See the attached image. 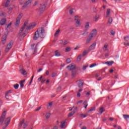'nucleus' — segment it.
<instances>
[{
  "mask_svg": "<svg viewBox=\"0 0 129 129\" xmlns=\"http://www.w3.org/2000/svg\"><path fill=\"white\" fill-rule=\"evenodd\" d=\"M28 23H29V21H26L24 22V25L22 26V27L20 29V30L19 33V36H20L21 37L26 36V31H27V30H31V29H32V28H35V27H36V25H37V24H36V23L34 22L33 23H31L27 27V26L28 25Z\"/></svg>",
  "mask_w": 129,
  "mask_h": 129,
  "instance_id": "1",
  "label": "nucleus"
},
{
  "mask_svg": "<svg viewBox=\"0 0 129 129\" xmlns=\"http://www.w3.org/2000/svg\"><path fill=\"white\" fill-rule=\"evenodd\" d=\"M46 35V30L44 27H41L37 29V30L35 32L33 40H37L38 39H44Z\"/></svg>",
  "mask_w": 129,
  "mask_h": 129,
  "instance_id": "2",
  "label": "nucleus"
},
{
  "mask_svg": "<svg viewBox=\"0 0 129 129\" xmlns=\"http://www.w3.org/2000/svg\"><path fill=\"white\" fill-rule=\"evenodd\" d=\"M6 115H7V111L5 110L3 112L1 117L0 118V124L3 125V129L7 128V127H8V125L10 124V121H11L10 117L7 118L5 121V118H6ZM4 121H5L4 123Z\"/></svg>",
  "mask_w": 129,
  "mask_h": 129,
  "instance_id": "3",
  "label": "nucleus"
},
{
  "mask_svg": "<svg viewBox=\"0 0 129 129\" xmlns=\"http://www.w3.org/2000/svg\"><path fill=\"white\" fill-rule=\"evenodd\" d=\"M67 68L70 71H72V77H75V75H76V66L71 64L67 67Z\"/></svg>",
  "mask_w": 129,
  "mask_h": 129,
  "instance_id": "4",
  "label": "nucleus"
},
{
  "mask_svg": "<svg viewBox=\"0 0 129 129\" xmlns=\"http://www.w3.org/2000/svg\"><path fill=\"white\" fill-rule=\"evenodd\" d=\"M25 122V120L22 119L20 122L19 123V127H22V126H23V128L25 129L27 127V126H28V122H25V123H24Z\"/></svg>",
  "mask_w": 129,
  "mask_h": 129,
  "instance_id": "5",
  "label": "nucleus"
},
{
  "mask_svg": "<svg viewBox=\"0 0 129 129\" xmlns=\"http://www.w3.org/2000/svg\"><path fill=\"white\" fill-rule=\"evenodd\" d=\"M13 44H14V41H11L7 46L6 49L5 50V52L8 53L11 50L12 46H13Z\"/></svg>",
  "mask_w": 129,
  "mask_h": 129,
  "instance_id": "6",
  "label": "nucleus"
},
{
  "mask_svg": "<svg viewBox=\"0 0 129 129\" xmlns=\"http://www.w3.org/2000/svg\"><path fill=\"white\" fill-rule=\"evenodd\" d=\"M46 6H47V4L46 3L40 5V7L39 8V10L40 11V15L42 14V12H44V11H45L46 9Z\"/></svg>",
  "mask_w": 129,
  "mask_h": 129,
  "instance_id": "7",
  "label": "nucleus"
},
{
  "mask_svg": "<svg viewBox=\"0 0 129 129\" xmlns=\"http://www.w3.org/2000/svg\"><path fill=\"white\" fill-rule=\"evenodd\" d=\"M76 82H78V85L79 88H81L83 87V85L84 84V82L82 80H77Z\"/></svg>",
  "mask_w": 129,
  "mask_h": 129,
  "instance_id": "8",
  "label": "nucleus"
},
{
  "mask_svg": "<svg viewBox=\"0 0 129 129\" xmlns=\"http://www.w3.org/2000/svg\"><path fill=\"white\" fill-rule=\"evenodd\" d=\"M30 5H31V0H28L24 4V6H22V9L24 10V9H26V8H28V7H29Z\"/></svg>",
  "mask_w": 129,
  "mask_h": 129,
  "instance_id": "9",
  "label": "nucleus"
},
{
  "mask_svg": "<svg viewBox=\"0 0 129 129\" xmlns=\"http://www.w3.org/2000/svg\"><path fill=\"white\" fill-rule=\"evenodd\" d=\"M75 21H77L76 22V27H78L80 26L81 23H80V20L76 19V18H78V16H75Z\"/></svg>",
  "mask_w": 129,
  "mask_h": 129,
  "instance_id": "10",
  "label": "nucleus"
},
{
  "mask_svg": "<svg viewBox=\"0 0 129 129\" xmlns=\"http://www.w3.org/2000/svg\"><path fill=\"white\" fill-rule=\"evenodd\" d=\"M95 47H96V42H94L92 45L89 47V51H92V50H94L95 49Z\"/></svg>",
  "mask_w": 129,
  "mask_h": 129,
  "instance_id": "11",
  "label": "nucleus"
},
{
  "mask_svg": "<svg viewBox=\"0 0 129 129\" xmlns=\"http://www.w3.org/2000/svg\"><path fill=\"white\" fill-rule=\"evenodd\" d=\"M93 35H92L91 34H90L89 37H88V38L86 40V44H88L89 42H90L91 41V40H92V39L93 38Z\"/></svg>",
  "mask_w": 129,
  "mask_h": 129,
  "instance_id": "12",
  "label": "nucleus"
},
{
  "mask_svg": "<svg viewBox=\"0 0 129 129\" xmlns=\"http://www.w3.org/2000/svg\"><path fill=\"white\" fill-rule=\"evenodd\" d=\"M96 34H97V30L93 29L90 34L94 37V36H96Z\"/></svg>",
  "mask_w": 129,
  "mask_h": 129,
  "instance_id": "13",
  "label": "nucleus"
},
{
  "mask_svg": "<svg viewBox=\"0 0 129 129\" xmlns=\"http://www.w3.org/2000/svg\"><path fill=\"white\" fill-rule=\"evenodd\" d=\"M100 15L99 14H96L94 17V22H97L98 21V19L100 18Z\"/></svg>",
  "mask_w": 129,
  "mask_h": 129,
  "instance_id": "14",
  "label": "nucleus"
},
{
  "mask_svg": "<svg viewBox=\"0 0 129 129\" xmlns=\"http://www.w3.org/2000/svg\"><path fill=\"white\" fill-rule=\"evenodd\" d=\"M60 124H61V125H60L61 128H64V127H66L65 126V124H66V120L62 121Z\"/></svg>",
  "mask_w": 129,
  "mask_h": 129,
  "instance_id": "15",
  "label": "nucleus"
},
{
  "mask_svg": "<svg viewBox=\"0 0 129 129\" xmlns=\"http://www.w3.org/2000/svg\"><path fill=\"white\" fill-rule=\"evenodd\" d=\"M6 23H7V19L6 18L3 19L0 21V25L4 26V25H6Z\"/></svg>",
  "mask_w": 129,
  "mask_h": 129,
  "instance_id": "16",
  "label": "nucleus"
},
{
  "mask_svg": "<svg viewBox=\"0 0 129 129\" xmlns=\"http://www.w3.org/2000/svg\"><path fill=\"white\" fill-rule=\"evenodd\" d=\"M112 22H113V19L112 17H109L108 20V25L109 26L111 25L112 24Z\"/></svg>",
  "mask_w": 129,
  "mask_h": 129,
  "instance_id": "17",
  "label": "nucleus"
},
{
  "mask_svg": "<svg viewBox=\"0 0 129 129\" xmlns=\"http://www.w3.org/2000/svg\"><path fill=\"white\" fill-rule=\"evenodd\" d=\"M26 81L25 80H23L19 82V84H20V87L21 88H24V83H25V82Z\"/></svg>",
  "mask_w": 129,
  "mask_h": 129,
  "instance_id": "18",
  "label": "nucleus"
},
{
  "mask_svg": "<svg viewBox=\"0 0 129 129\" xmlns=\"http://www.w3.org/2000/svg\"><path fill=\"white\" fill-rule=\"evenodd\" d=\"M123 117L126 120V121H128L129 119V115L128 114H123Z\"/></svg>",
  "mask_w": 129,
  "mask_h": 129,
  "instance_id": "19",
  "label": "nucleus"
},
{
  "mask_svg": "<svg viewBox=\"0 0 129 129\" xmlns=\"http://www.w3.org/2000/svg\"><path fill=\"white\" fill-rule=\"evenodd\" d=\"M89 28H90L89 22H86L85 24V29H86V30H88L89 29Z\"/></svg>",
  "mask_w": 129,
  "mask_h": 129,
  "instance_id": "20",
  "label": "nucleus"
},
{
  "mask_svg": "<svg viewBox=\"0 0 129 129\" xmlns=\"http://www.w3.org/2000/svg\"><path fill=\"white\" fill-rule=\"evenodd\" d=\"M20 72L22 75H27V72L23 69H21Z\"/></svg>",
  "mask_w": 129,
  "mask_h": 129,
  "instance_id": "21",
  "label": "nucleus"
},
{
  "mask_svg": "<svg viewBox=\"0 0 129 129\" xmlns=\"http://www.w3.org/2000/svg\"><path fill=\"white\" fill-rule=\"evenodd\" d=\"M110 16V9H108L106 12V18H108Z\"/></svg>",
  "mask_w": 129,
  "mask_h": 129,
  "instance_id": "22",
  "label": "nucleus"
},
{
  "mask_svg": "<svg viewBox=\"0 0 129 129\" xmlns=\"http://www.w3.org/2000/svg\"><path fill=\"white\" fill-rule=\"evenodd\" d=\"M53 104V103L52 102H50L48 103V104L47 106V109H50L51 107H52V105Z\"/></svg>",
  "mask_w": 129,
  "mask_h": 129,
  "instance_id": "23",
  "label": "nucleus"
},
{
  "mask_svg": "<svg viewBox=\"0 0 129 129\" xmlns=\"http://www.w3.org/2000/svg\"><path fill=\"white\" fill-rule=\"evenodd\" d=\"M113 63H114L113 61H107L105 62V64H107V65H108L109 66H111V65H112Z\"/></svg>",
  "mask_w": 129,
  "mask_h": 129,
  "instance_id": "24",
  "label": "nucleus"
},
{
  "mask_svg": "<svg viewBox=\"0 0 129 129\" xmlns=\"http://www.w3.org/2000/svg\"><path fill=\"white\" fill-rule=\"evenodd\" d=\"M55 56L56 57H59V56H61V54H60V52L58 50H56L55 52Z\"/></svg>",
  "mask_w": 129,
  "mask_h": 129,
  "instance_id": "25",
  "label": "nucleus"
},
{
  "mask_svg": "<svg viewBox=\"0 0 129 129\" xmlns=\"http://www.w3.org/2000/svg\"><path fill=\"white\" fill-rule=\"evenodd\" d=\"M50 116H51V113H49V112H47L45 114V117L47 119H48Z\"/></svg>",
  "mask_w": 129,
  "mask_h": 129,
  "instance_id": "26",
  "label": "nucleus"
},
{
  "mask_svg": "<svg viewBox=\"0 0 129 129\" xmlns=\"http://www.w3.org/2000/svg\"><path fill=\"white\" fill-rule=\"evenodd\" d=\"M103 111H104V109H103V107H101L99 109V111L100 114H102V112H103Z\"/></svg>",
  "mask_w": 129,
  "mask_h": 129,
  "instance_id": "27",
  "label": "nucleus"
},
{
  "mask_svg": "<svg viewBox=\"0 0 129 129\" xmlns=\"http://www.w3.org/2000/svg\"><path fill=\"white\" fill-rule=\"evenodd\" d=\"M10 2H11V0H7V2L5 4V7L6 8H8V7H9V5H10Z\"/></svg>",
  "mask_w": 129,
  "mask_h": 129,
  "instance_id": "28",
  "label": "nucleus"
},
{
  "mask_svg": "<svg viewBox=\"0 0 129 129\" xmlns=\"http://www.w3.org/2000/svg\"><path fill=\"white\" fill-rule=\"evenodd\" d=\"M20 22H21V20L16 19V22L15 23V26H19V25H20Z\"/></svg>",
  "mask_w": 129,
  "mask_h": 129,
  "instance_id": "29",
  "label": "nucleus"
},
{
  "mask_svg": "<svg viewBox=\"0 0 129 129\" xmlns=\"http://www.w3.org/2000/svg\"><path fill=\"white\" fill-rule=\"evenodd\" d=\"M59 33H60V29H58L55 33L54 34V36L55 37H57L58 36V35H59Z\"/></svg>",
  "mask_w": 129,
  "mask_h": 129,
  "instance_id": "30",
  "label": "nucleus"
},
{
  "mask_svg": "<svg viewBox=\"0 0 129 129\" xmlns=\"http://www.w3.org/2000/svg\"><path fill=\"white\" fill-rule=\"evenodd\" d=\"M86 103H87V100L85 101V102L83 104V105H85V106H84L85 108H87V106H88V104Z\"/></svg>",
  "mask_w": 129,
  "mask_h": 129,
  "instance_id": "31",
  "label": "nucleus"
},
{
  "mask_svg": "<svg viewBox=\"0 0 129 129\" xmlns=\"http://www.w3.org/2000/svg\"><path fill=\"white\" fill-rule=\"evenodd\" d=\"M74 113H75V111H74L70 113L68 115L69 117H70L72 116V115H74Z\"/></svg>",
  "mask_w": 129,
  "mask_h": 129,
  "instance_id": "32",
  "label": "nucleus"
},
{
  "mask_svg": "<svg viewBox=\"0 0 129 129\" xmlns=\"http://www.w3.org/2000/svg\"><path fill=\"white\" fill-rule=\"evenodd\" d=\"M22 14H20L18 16L17 20L21 21V19H22Z\"/></svg>",
  "mask_w": 129,
  "mask_h": 129,
  "instance_id": "33",
  "label": "nucleus"
},
{
  "mask_svg": "<svg viewBox=\"0 0 129 129\" xmlns=\"http://www.w3.org/2000/svg\"><path fill=\"white\" fill-rule=\"evenodd\" d=\"M107 47H108V46L106 44H105L103 48V50H104V51H107Z\"/></svg>",
  "mask_w": 129,
  "mask_h": 129,
  "instance_id": "34",
  "label": "nucleus"
},
{
  "mask_svg": "<svg viewBox=\"0 0 129 129\" xmlns=\"http://www.w3.org/2000/svg\"><path fill=\"white\" fill-rule=\"evenodd\" d=\"M14 87L15 89H19V84H16L14 85Z\"/></svg>",
  "mask_w": 129,
  "mask_h": 129,
  "instance_id": "35",
  "label": "nucleus"
},
{
  "mask_svg": "<svg viewBox=\"0 0 129 129\" xmlns=\"http://www.w3.org/2000/svg\"><path fill=\"white\" fill-rule=\"evenodd\" d=\"M71 50V48L70 47H67L66 48V52H70Z\"/></svg>",
  "mask_w": 129,
  "mask_h": 129,
  "instance_id": "36",
  "label": "nucleus"
},
{
  "mask_svg": "<svg viewBox=\"0 0 129 129\" xmlns=\"http://www.w3.org/2000/svg\"><path fill=\"white\" fill-rule=\"evenodd\" d=\"M124 40L126 42H128V41H129V36H126V37H124Z\"/></svg>",
  "mask_w": 129,
  "mask_h": 129,
  "instance_id": "37",
  "label": "nucleus"
},
{
  "mask_svg": "<svg viewBox=\"0 0 129 129\" xmlns=\"http://www.w3.org/2000/svg\"><path fill=\"white\" fill-rule=\"evenodd\" d=\"M93 13H97V12H98L97 8H96V7H94L93 9Z\"/></svg>",
  "mask_w": 129,
  "mask_h": 129,
  "instance_id": "38",
  "label": "nucleus"
},
{
  "mask_svg": "<svg viewBox=\"0 0 129 129\" xmlns=\"http://www.w3.org/2000/svg\"><path fill=\"white\" fill-rule=\"evenodd\" d=\"M7 15L6 13L3 12L0 14V17H6Z\"/></svg>",
  "mask_w": 129,
  "mask_h": 129,
  "instance_id": "39",
  "label": "nucleus"
},
{
  "mask_svg": "<svg viewBox=\"0 0 129 129\" xmlns=\"http://www.w3.org/2000/svg\"><path fill=\"white\" fill-rule=\"evenodd\" d=\"M87 67H88V64H86V65L83 66V70H84V71L86 70V68H87Z\"/></svg>",
  "mask_w": 129,
  "mask_h": 129,
  "instance_id": "40",
  "label": "nucleus"
},
{
  "mask_svg": "<svg viewBox=\"0 0 129 129\" xmlns=\"http://www.w3.org/2000/svg\"><path fill=\"white\" fill-rule=\"evenodd\" d=\"M66 62L68 63V64H69V63H71V59L70 58H68L66 60Z\"/></svg>",
  "mask_w": 129,
  "mask_h": 129,
  "instance_id": "41",
  "label": "nucleus"
},
{
  "mask_svg": "<svg viewBox=\"0 0 129 129\" xmlns=\"http://www.w3.org/2000/svg\"><path fill=\"white\" fill-rule=\"evenodd\" d=\"M7 40V38L5 37V38H3V40H2V43L3 44H6V41Z\"/></svg>",
  "mask_w": 129,
  "mask_h": 129,
  "instance_id": "42",
  "label": "nucleus"
},
{
  "mask_svg": "<svg viewBox=\"0 0 129 129\" xmlns=\"http://www.w3.org/2000/svg\"><path fill=\"white\" fill-rule=\"evenodd\" d=\"M87 53L88 52L86 50H85L82 53V56H85Z\"/></svg>",
  "mask_w": 129,
  "mask_h": 129,
  "instance_id": "43",
  "label": "nucleus"
},
{
  "mask_svg": "<svg viewBox=\"0 0 129 129\" xmlns=\"http://www.w3.org/2000/svg\"><path fill=\"white\" fill-rule=\"evenodd\" d=\"M68 43H69V40H66L64 42H63V45L64 46H66V45H67V44H68Z\"/></svg>",
  "mask_w": 129,
  "mask_h": 129,
  "instance_id": "44",
  "label": "nucleus"
},
{
  "mask_svg": "<svg viewBox=\"0 0 129 129\" xmlns=\"http://www.w3.org/2000/svg\"><path fill=\"white\" fill-rule=\"evenodd\" d=\"M81 57H82V55L81 54H80L78 57V60L79 61H80L81 60Z\"/></svg>",
  "mask_w": 129,
  "mask_h": 129,
  "instance_id": "45",
  "label": "nucleus"
},
{
  "mask_svg": "<svg viewBox=\"0 0 129 129\" xmlns=\"http://www.w3.org/2000/svg\"><path fill=\"white\" fill-rule=\"evenodd\" d=\"M95 66H96V63H93L90 66V68H92V67H94Z\"/></svg>",
  "mask_w": 129,
  "mask_h": 129,
  "instance_id": "46",
  "label": "nucleus"
},
{
  "mask_svg": "<svg viewBox=\"0 0 129 129\" xmlns=\"http://www.w3.org/2000/svg\"><path fill=\"white\" fill-rule=\"evenodd\" d=\"M115 34V32L113 31V30H111V35H112V36H114Z\"/></svg>",
  "mask_w": 129,
  "mask_h": 129,
  "instance_id": "47",
  "label": "nucleus"
},
{
  "mask_svg": "<svg viewBox=\"0 0 129 129\" xmlns=\"http://www.w3.org/2000/svg\"><path fill=\"white\" fill-rule=\"evenodd\" d=\"M70 15H73V13H74V12H73V9H71L70 10Z\"/></svg>",
  "mask_w": 129,
  "mask_h": 129,
  "instance_id": "48",
  "label": "nucleus"
},
{
  "mask_svg": "<svg viewBox=\"0 0 129 129\" xmlns=\"http://www.w3.org/2000/svg\"><path fill=\"white\" fill-rule=\"evenodd\" d=\"M94 107H92V108H91L88 111H89V112H91V111H93V110H94Z\"/></svg>",
  "mask_w": 129,
  "mask_h": 129,
  "instance_id": "49",
  "label": "nucleus"
},
{
  "mask_svg": "<svg viewBox=\"0 0 129 129\" xmlns=\"http://www.w3.org/2000/svg\"><path fill=\"white\" fill-rule=\"evenodd\" d=\"M34 78V76H32V78H31L30 82H29V84H31L32 82H33V79Z\"/></svg>",
  "mask_w": 129,
  "mask_h": 129,
  "instance_id": "50",
  "label": "nucleus"
},
{
  "mask_svg": "<svg viewBox=\"0 0 129 129\" xmlns=\"http://www.w3.org/2000/svg\"><path fill=\"white\" fill-rule=\"evenodd\" d=\"M56 75H57V74L55 73H53L52 74L51 76H52V77H55V76H56Z\"/></svg>",
  "mask_w": 129,
  "mask_h": 129,
  "instance_id": "51",
  "label": "nucleus"
},
{
  "mask_svg": "<svg viewBox=\"0 0 129 129\" xmlns=\"http://www.w3.org/2000/svg\"><path fill=\"white\" fill-rule=\"evenodd\" d=\"M42 78H43V76H41L40 77H39L38 79V81H41V80H42Z\"/></svg>",
  "mask_w": 129,
  "mask_h": 129,
  "instance_id": "52",
  "label": "nucleus"
},
{
  "mask_svg": "<svg viewBox=\"0 0 129 129\" xmlns=\"http://www.w3.org/2000/svg\"><path fill=\"white\" fill-rule=\"evenodd\" d=\"M124 46H129V42H128V43L124 42Z\"/></svg>",
  "mask_w": 129,
  "mask_h": 129,
  "instance_id": "53",
  "label": "nucleus"
},
{
  "mask_svg": "<svg viewBox=\"0 0 129 129\" xmlns=\"http://www.w3.org/2000/svg\"><path fill=\"white\" fill-rule=\"evenodd\" d=\"M40 109H41V107H39L38 108H37L35 110V111H39V110H40Z\"/></svg>",
  "mask_w": 129,
  "mask_h": 129,
  "instance_id": "54",
  "label": "nucleus"
},
{
  "mask_svg": "<svg viewBox=\"0 0 129 129\" xmlns=\"http://www.w3.org/2000/svg\"><path fill=\"white\" fill-rule=\"evenodd\" d=\"M46 81V79H43L41 81L42 83H44Z\"/></svg>",
  "mask_w": 129,
  "mask_h": 129,
  "instance_id": "55",
  "label": "nucleus"
},
{
  "mask_svg": "<svg viewBox=\"0 0 129 129\" xmlns=\"http://www.w3.org/2000/svg\"><path fill=\"white\" fill-rule=\"evenodd\" d=\"M82 102H83V100H80L79 101H78L77 104H79V103H82Z\"/></svg>",
  "mask_w": 129,
  "mask_h": 129,
  "instance_id": "56",
  "label": "nucleus"
},
{
  "mask_svg": "<svg viewBox=\"0 0 129 129\" xmlns=\"http://www.w3.org/2000/svg\"><path fill=\"white\" fill-rule=\"evenodd\" d=\"M11 26H12V23H9V24L7 25V28H9V27H11Z\"/></svg>",
  "mask_w": 129,
  "mask_h": 129,
  "instance_id": "57",
  "label": "nucleus"
},
{
  "mask_svg": "<svg viewBox=\"0 0 129 129\" xmlns=\"http://www.w3.org/2000/svg\"><path fill=\"white\" fill-rule=\"evenodd\" d=\"M5 98H6V99H9V95L5 94Z\"/></svg>",
  "mask_w": 129,
  "mask_h": 129,
  "instance_id": "58",
  "label": "nucleus"
},
{
  "mask_svg": "<svg viewBox=\"0 0 129 129\" xmlns=\"http://www.w3.org/2000/svg\"><path fill=\"white\" fill-rule=\"evenodd\" d=\"M45 74H46V75H49V71H46Z\"/></svg>",
  "mask_w": 129,
  "mask_h": 129,
  "instance_id": "59",
  "label": "nucleus"
},
{
  "mask_svg": "<svg viewBox=\"0 0 129 129\" xmlns=\"http://www.w3.org/2000/svg\"><path fill=\"white\" fill-rule=\"evenodd\" d=\"M81 95V94H80V93H78L77 95V96H78V97H80Z\"/></svg>",
  "mask_w": 129,
  "mask_h": 129,
  "instance_id": "60",
  "label": "nucleus"
},
{
  "mask_svg": "<svg viewBox=\"0 0 129 129\" xmlns=\"http://www.w3.org/2000/svg\"><path fill=\"white\" fill-rule=\"evenodd\" d=\"M38 3H39V2L36 1V2H35V3H34V6H37V5H38Z\"/></svg>",
  "mask_w": 129,
  "mask_h": 129,
  "instance_id": "61",
  "label": "nucleus"
},
{
  "mask_svg": "<svg viewBox=\"0 0 129 129\" xmlns=\"http://www.w3.org/2000/svg\"><path fill=\"white\" fill-rule=\"evenodd\" d=\"M82 35V36H85L86 35H87V32H84Z\"/></svg>",
  "mask_w": 129,
  "mask_h": 129,
  "instance_id": "62",
  "label": "nucleus"
},
{
  "mask_svg": "<svg viewBox=\"0 0 129 129\" xmlns=\"http://www.w3.org/2000/svg\"><path fill=\"white\" fill-rule=\"evenodd\" d=\"M42 70V68L39 69L37 70V72H41V71Z\"/></svg>",
  "mask_w": 129,
  "mask_h": 129,
  "instance_id": "63",
  "label": "nucleus"
},
{
  "mask_svg": "<svg viewBox=\"0 0 129 129\" xmlns=\"http://www.w3.org/2000/svg\"><path fill=\"white\" fill-rule=\"evenodd\" d=\"M52 129H58V126H55Z\"/></svg>",
  "mask_w": 129,
  "mask_h": 129,
  "instance_id": "64",
  "label": "nucleus"
}]
</instances>
